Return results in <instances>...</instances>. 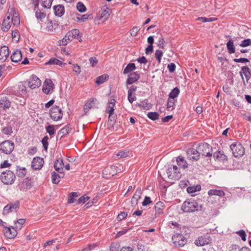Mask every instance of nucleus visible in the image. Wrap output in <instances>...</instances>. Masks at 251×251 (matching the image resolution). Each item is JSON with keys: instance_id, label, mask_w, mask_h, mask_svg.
<instances>
[{"instance_id": "6ab92c4d", "label": "nucleus", "mask_w": 251, "mask_h": 251, "mask_svg": "<svg viewBox=\"0 0 251 251\" xmlns=\"http://www.w3.org/2000/svg\"><path fill=\"white\" fill-rule=\"evenodd\" d=\"M139 78L140 75L137 72L130 73L126 81V84L131 85L137 81Z\"/></svg>"}, {"instance_id": "1a4fd4ad", "label": "nucleus", "mask_w": 251, "mask_h": 251, "mask_svg": "<svg viewBox=\"0 0 251 251\" xmlns=\"http://www.w3.org/2000/svg\"><path fill=\"white\" fill-rule=\"evenodd\" d=\"M174 244L176 247H183L187 243L186 238L181 234H176L172 236V238Z\"/></svg>"}, {"instance_id": "79ce46f5", "label": "nucleus", "mask_w": 251, "mask_h": 251, "mask_svg": "<svg viewBox=\"0 0 251 251\" xmlns=\"http://www.w3.org/2000/svg\"><path fill=\"white\" fill-rule=\"evenodd\" d=\"M108 77H109V76L107 75H101L99 76L98 77H97L96 81V83L98 85L101 84L103 83L104 82H105V80H107V79Z\"/></svg>"}, {"instance_id": "4c0bfd02", "label": "nucleus", "mask_w": 251, "mask_h": 251, "mask_svg": "<svg viewBox=\"0 0 251 251\" xmlns=\"http://www.w3.org/2000/svg\"><path fill=\"white\" fill-rule=\"evenodd\" d=\"M226 47L228 51L230 54L235 52V47L233 44V41L232 40H229L227 42L226 44Z\"/></svg>"}, {"instance_id": "412c9836", "label": "nucleus", "mask_w": 251, "mask_h": 251, "mask_svg": "<svg viewBox=\"0 0 251 251\" xmlns=\"http://www.w3.org/2000/svg\"><path fill=\"white\" fill-rule=\"evenodd\" d=\"M5 229L4 235L7 238L12 239L17 235V232L15 228L5 227Z\"/></svg>"}, {"instance_id": "f257e3e1", "label": "nucleus", "mask_w": 251, "mask_h": 251, "mask_svg": "<svg viewBox=\"0 0 251 251\" xmlns=\"http://www.w3.org/2000/svg\"><path fill=\"white\" fill-rule=\"evenodd\" d=\"M166 173L170 179L178 180L181 178V174L178 168L176 165H169Z\"/></svg>"}, {"instance_id": "a18cd8bd", "label": "nucleus", "mask_w": 251, "mask_h": 251, "mask_svg": "<svg viewBox=\"0 0 251 251\" xmlns=\"http://www.w3.org/2000/svg\"><path fill=\"white\" fill-rule=\"evenodd\" d=\"M148 117L151 120L155 121L158 119L159 114L158 113L154 112H150L147 114Z\"/></svg>"}, {"instance_id": "bf43d9fd", "label": "nucleus", "mask_w": 251, "mask_h": 251, "mask_svg": "<svg viewBox=\"0 0 251 251\" xmlns=\"http://www.w3.org/2000/svg\"><path fill=\"white\" fill-rule=\"evenodd\" d=\"M48 139L49 138L47 136H45L42 140V143L44 149L47 151L48 147Z\"/></svg>"}, {"instance_id": "0eeeda50", "label": "nucleus", "mask_w": 251, "mask_h": 251, "mask_svg": "<svg viewBox=\"0 0 251 251\" xmlns=\"http://www.w3.org/2000/svg\"><path fill=\"white\" fill-rule=\"evenodd\" d=\"M50 118L54 121L61 120L63 117V112L59 106H54L50 110Z\"/></svg>"}, {"instance_id": "7ed1b4c3", "label": "nucleus", "mask_w": 251, "mask_h": 251, "mask_svg": "<svg viewBox=\"0 0 251 251\" xmlns=\"http://www.w3.org/2000/svg\"><path fill=\"white\" fill-rule=\"evenodd\" d=\"M198 204L197 202L192 200L185 201L183 202L181 210L185 212H192L198 210Z\"/></svg>"}, {"instance_id": "58836bf2", "label": "nucleus", "mask_w": 251, "mask_h": 251, "mask_svg": "<svg viewBox=\"0 0 251 251\" xmlns=\"http://www.w3.org/2000/svg\"><path fill=\"white\" fill-rule=\"evenodd\" d=\"M96 101H97V99H90L89 100H88V101L84 105V109L85 110H89L90 109H91L93 107V104Z\"/></svg>"}, {"instance_id": "338daca9", "label": "nucleus", "mask_w": 251, "mask_h": 251, "mask_svg": "<svg viewBox=\"0 0 251 251\" xmlns=\"http://www.w3.org/2000/svg\"><path fill=\"white\" fill-rule=\"evenodd\" d=\"M12 36L13 39L16 41H18L19 39V33L18 30H14L12 31Z\"/></svg>"}, {"instance_id": "13d9d810", "label": "nucleus", "mask_w": 251, "mask_h": 251, "mask_svg": "<svg viewBox=\"0 0 251 251\" xmlns=\"http://www.w3.org/2000/svg\"><path fill=\"white\" fill-rule=\"evenodd\" d=\"M251 45V39H245L242 41L241 43L240 44V46L241 47H246L249 46Z\"/></svg>"}, {"instance_id": "680f3d73", "label": "nucleus", "mask_w": 251, "mask_h": 251, "mask_svg": "<svg viewBox=\"0 0 251 251\" xmlns=\"http://www.w3.org/2000/svg\"><path fill=\"white\" fill-rule=\"evenodd\" d=\"M90 199L89 197L86 196V195L81 197L77 201V204L84 203Z\"/></svg>"}, {"instance_id": "49530a36", "label": "nucleus", "mask_w": 251, "mask_h": 251, "mask_svg": "<svg viewBox=\"0 0 251 251\" xmlns=\"http://www.w3.org/2000/svg\"><path fill=\"white\" fill-rule=\"evenodd\" d=\"M231 250L232 251H250V249L246 247H244L241 249H239V246L236 245H233L232 246Z\"/></svg>"}, {"instance_id": "8fccbe9b", "label": "nucleus", "mask_w": 251, "mask_h": 251, "mask_svg": "<svg viewBox=\"0 0 251 251\" xmlns=\"http://www.w3.org/2000/svg\"><path fill=\"white\" fill-rule=\"evenodd\" d=\"M12 132V128L10 126H6L2 129V133L7 135H11Z\"/></svg>"}, {"instance_id": "6e6552de", "label": "nucleus", "mask_w": 251, "mask_h": 251, "mask_svg": "<svg viewBox=\"0 0 251 251\" xmlns=\"http://www.w3.org/2000/svg\"><path fill=\"white\" fill-rule=\"evenodd\" d=\"M200 154L206 156L211 157L212 155L211 152L212 147L211 146L206 143H201L198 147Z\"/></svg>"}, {"instance_id": "20e7f679", "label": "nucleus", "mask_w": 251, "mask_h": 251, "mask_svg": "<svg viewBox=\"0 0 251 251\" xmlns=\"http://www.w3.org/2000/svg\"><path fill=\"white\" fill-rule=\"evenodd\" d=\"M230 148L232 151L233 155L235 157L243 156L245 153V149L242 145L239 142L232 143Z\"/></svg>"}, {"instance_id": "69168bd1", "label": "nucleus", "mask_w": 251, "mask_h": 251, "mask_svg": "<svg viewBox=\"0 0 251 251\" xmlns=\"http://www.w3.org/2000/svg\"><path fill=\"white\" fill-rule=\"evenodd\" d=\"M127 99L128 101L132 103L136 100V97L135 95H132V93H127Z\"/></svg>"}, {"instance_id": "c03bdc74", "label": "nucleus", "mask_w": 251, "mask_h": 251, "mask_svg": "<svg viewBox=\"0 0 251 251\" xmlns=\"http://www.w3.org/2000/svg\"><path fill=\"white\" fill-rule=\"evenodd\" d=\"M46 130L47 132L49 134L50 137H52L54 134L55 129L53 125H49L46 126Z\"/></svg>"}, {"instance_id": "f3484780", "label": "nucleus", "mask_w": 251, "mask_h": 251, "mask_svg": "<svg viewBox=\"0 0 251 251\" xmlns=\"http://www.w3.org/2000/svg\"><path fill=\"white\" fill-rule=\"evenodd\" d=\"M33 181L31 178L27 177L24 179L20 185L21 190L26 191L30 189L32 186Z\"/></svg>"}, {"instance_id": "c9c22d12", "label": "nucleus", "mask_w": 251, "mask_h": 251, "mask_svg": "<svg viewBox=\"0 0 251 251\" xmlns=\"http://www.w3.org/2000/svg\"><path fill=\"white\" fill-rule=\"evenodd\" d=\"M208 194L209 196L216 195L221 197L225 195V193L223 191L221 190L211 189L208 192Z\"/></svg>"}, {"instance_id": "b1692460", "label": "nucleus", "mask_w": 251, "mask_h": 251, "mask_svg": "<svg viewBox=\"0 0 251 251\" xmlns=\"http://www.w3.org/2000/svg\"><path fill=\"white\" fill-rule=\"evenodd\" d=\"M64 176V174L62 173H56L53 172L51 173V181L53 184H58L60 182V179L63 178Z\"/></svg>"}, {"instance_id": "cd10ccee", "label": "nucleus", "mask_w": 251, "mask_h": 251, "mask_svg": "<svg viewBox=\"0 0 251 251\" xmlns=\"http://www.w3.org/2000/svg\"><path fill=\"white\" fill-rule=\"evenodd\" d=\"M164 208V203L161 201L157 202L154 206L155 215H159L163 213Z\"/></svg>"}, {"instance_id": "ea45409f", "label": "nucleus", "mask_w": 251, "mask_h": 251, "mask_svg": "<svg viewBox=\"0 0 251 251\" xmlns=\"http://www.w3.org/2000/svg\"><path fill=\"white\" fill-rule=\"evenodd\" d=\"M179 92V89L177 87H175L170 93L169 95V98L174 99L178 96Z\"/></svg>"}, {"instance_id": "0e129e2a", "label": "nucleus", "mask_w": 251, "mask_h": 251, "mask_svg": "<svg viewBox=\"0 0 251 251\" xmlns=\"http://www.w3.org/2000/svg\"><path fill=\"white\" fill-rule=\"evenodd\" d=\"M73 71L77 75H78L81 72L80 67L77 64H73Z\"/></svg>"}, {"instance_id": "2f4dec72", "label": "nucleus", "mask_w": 251, "mask_h": 251, "mask_svg": "<svg viewBox=\"0 0 251 251\" xmlns=\"http://www.w3.org/2000/svg\"><path fill=\"white\" fill-rule=\"evenodd\" d=\"M58 25L55 22H52V21H49L47 23L46 29L48 31H52L54 29H56L58 27Z\"/></svg>"}, {"instance_id": "a878e982", "label": "nucleus", "mask_w": 251, "mask_h": 251, "mask_svg": "<svg viewBox=\"0 0 251 251\" xmlns=\"http://www.w3.org/2000/svg\"><path fill=\"white\" fill-rule=\"evenodd\" d=\"M72 128L70 127V125H67L59 131L57 136L61 138L69 134Z\"/></svg>"}, {"instance_id": "f03ea898", "label": "nucleus", "mask_w": 251, "mask_h": 251, "mask_svg": "<svg viewBox=\"0 0 251 251\" xmlns=\"http://www.w3.org/2000/svg\"><path fill=\"white\" fill-rule=\"evenodd\" d=\"M16 178L14 173L10 170L3 172L0 175V179L5 184H12Z\"/></svg>"}, {"instance_id": "423d86ee", "label": "nucleus", "mask_w": 251, "mask_h": 251, "mask_svg": "<svg viewBox=\"0 0 251 251\" xmlns=\"http://www.w3.org/2000/svg\"><path fill=\"white\" fill-rule=\"evenodd\" d=\"M20 208V201H16L14 202H10L5 206L3 209V214L7 215L10 213L17 212Z\"/></svg>"}, {"instance_id": "aec40b11", "label": "nucleus", "mask_w": 251, "mask_h": 251, "mask_svg": "<svg viewBox=\"0 0 251 251\" xmlns=\"http://www.w3.org/2000/svg\"><path fill=\"white\" fill-rule=\"evenodd\" d=\"M11 106V102L6 97H1L0 99V108L6 110Z\"/></svg>"}, {"instance_id": "5701e85b", "label": "nucleus", "mask_w": 251, "mask_h": 251, "mask_svg": "<svg viewBox=\"0 0 251 251\" xmlns=\"http://www.w3.org/2000/svg\"><path fill=\"white\" fill-rule=\"evenodd\" d=\"M9 56V49L8 47L3 46L0 49V60L5 61Z\"/></svg>"}, {"instance_id": "f704fd0d", "label": "nucleus", "mask_w": 251, "mask_h": 251, "mask_svg": "<svg viewBox=\"0 0 251 251\" xmlns=\"http://www.w3.org/2000/svg\"><path fill=\"white\" fill-rule=\"evenodd\" d=\"M79 31L77 29H74L71 32H69L68 35V41H70L72 40L73 38H77V36L79 35Z\"/></svg>"}, {"instance_id": "864d4df0", "label": "nucleus", "mask_w": 251, "mask_h": 251, "mask_svg": "<svg viewBox=\"0 0 251 251\" xmlns=\"http://www.w3.org/2000/svg\"><path fill=\"white\" fill-rule=\"evenodd\" d=\"M76 8L80 12H84L86 10V8L81 2H78L76 4Z\"/></svg>"}, {"instance_id": "2eb2a0df", "label": "nucleus", "mask_w": 251, "mask_h": 251, "mask_svg": "<svg viewBox=\"0 0 251 251\" xmlns=\"http://www.w3.org/2000/svg\"><path fill=\"white\" fill-rule=\"evenodd\" d=\"M215 161L224 163L227 161V156L222 151H217L213 153Z\"/></svg>"}, {"instance_id": "39448f33", "label": "nucleus", "mask_w": 251, "mask_h": 251, "mask_svg": "<svg viewBox=\"0 0 251 251\" xmlns=\"http://www.w3.org/2000/svg\"><path fill=\"white\" fill-rule=\"evenodd\" d=\"M14 143L10 140H5L0 144V151L6 154H10L14 149Z\"/></svg>"}, {"instance_id": "a19ab883", "label": "nucleus", "mask_w": 251, "mask_h": 251, "mask_svg": "<svg viewBox=\"0 0 251 251\" xmlns=\"http://www.w3.org/2000/svg\"><path fill=\"white\" fill-rule=\"evenodd\" d=\"M10 22L6 19H4L2 22L1 29L4 32H6L10 29Z\"/></svg>"}, {"instance_id": "774afa93", "label": "nucleus", "mask_w": 251, "mask_h": 251, "mask_svg": "<svg viewBox=\"0 0 251 251\" xmlns=\"http://www.w3.org/2000/svg\"><path fill=\"white\" fill-rule=\"evenodd\" d=\"M127 216V213L126 212H122L118 214L117 216V220L118 221H121L126 218Z\"/></svg>"}, {"instance_id": "9b49d317", "label": "nucleus", "mask_w": 251, "mask_h": 251, "mask_svg": "<svg viewBox=\"0 0 251 251\" xmlns=\"http://www.w3.org/2000/svg\"><path fill=\"white\" fill-rule=\"evenodd\" d=\"M41 84L40 79L35 75H32L28 81V86L32 89L39 87Z\"/></svg>"}, {"instance_id": "09e8293b", "label": "nucleus", "mask_w": 251, "mask_h": 251, "mask_svg": "<svg viewBox=\"0 0 251 251\" xmlns=\"http://www.w3.org/2000/svg\"><path fill=\"white\" fill-rule=\"evenodd\" d=\"M54 168L55 171L58 173H64L63 168L60 165V163H59L58 161H55L54 163Z\"/></svg>"}, {"instance_id": "4d7b16f0", "label": "nucleus", "mask_w": 251, "mask_h": 251, "mask_svg": "<svg viewBox=\"0 0 251 251\" xmlns=\"http://www.w3.org/2000/svg\"><path fill=\"white\" fill-rule=\"evenodd\" d=\"M25 223V220L24 219H19L15 223L16 228L21 229L23 225Z\"/></svg>"}, {"instance_id": "dca6fc26", "label": "nucleus", "mask_w": 251, "mask_h": 251, "mask_svg": "<svg viewBox=\"0 0 251 251\" xmlns=\"http://www.w3.org/2000/svg\"><path fill=\"white\" fill-rule=\"evenodd\" d=\"M54 89V84L50 79H46L43 86V91L48 94Z\"/></svg>"}, {"instance_id": "7c9ffc66", "label": "nucleus", "mask_w": 251, "mask_h": 251, "mask_svg": "<svg viewBox=\"0 0 251 251\" xmlns=\"http://www.w3.org/2000/svg\"><path fill=\"white\" fill-rule=\"evenodd\" d=\"M176 162L177 165L183 169H185L188 167L187 163L186 160H185L183 157L179 156L176 159Z\"/></svg>"}, {"instance_id": "bb28decb", "label": "nucleus", "mask_w": 251, "mask_h": 251, "mask_svg": "<svg viewBox=\"0 0 251 251\" xmlns=\"http://www.w3.org/2000/svg\"><path fill=\"white\" fill-rule=\"evenodd\" d=\"M54 14L56 16L61 17L65 12L64 7L62 5H58L53 7Z\"/></svg>"}, {"instance_id": "ddd939ff", "label": "nucleus", "mask_w": 251, "mask_h": 251, "mask_svg": "<svg viewBox=\"0 0 251 251\" xmlns=\"http://www.w3.org/2000/svg\"><path fill=\"white\" fill-rule=\"evenodd\" d=\"M110 10L108 7H103L97 13L96 18L99 20L103 18L104 20H107L110 15Z\"/></svg>"}, {"instance_id": "3c124183", "label": "nucleus", "mask_w": 251, "mask_h": 251, "mask_svg": "<svg viewBox=\"0 0 251 251\" xmlns=\"http://www.w3.org/2000/svg\"><path fill=\"white\" fill-rule=\"evenodd\" d=\"M116 155L119 157V158H126L129 156V151L126 150L120 151Z\"/></svg>"}, {"instance_id": "9d476101", "label": "nucleus", "mask_w": 251, "mask_h": 251, "mask_svg": "<svg viewBox=\"0 0 251 251\" xmlns=\"http://www.w3.org/2000/svg\"><path fill=\"white\" fill-rule=\"evenodd\" d=\"M240 75L242 79L244 84L245 85V81L243 77V75L245 76L247 82L251 78V71L250 68L247 66H243L241 68V71H240Z\"/></svg>"}, {"instance_id": "f8f14e48", "label": "nucleus", "mask_w": 251, "mask_h": 251, "mask_svg": "<svg viewBox=\"0 0 251 251\" xmlns=\"http://www.w3.org/2000/svg\"><path fill=\"white\" fill-rule=\"evenodd\" d=\"M188 157L193 161H197L200 158V153L198 149H189L187 152Z\"/></svg>"}, {"instance_id": "393cba45", "label": "nucleus", "mask_w": 251, "mask_h": 251, "mask_svg": "<svg viewBox=\"0 0 251 251\" xmlns=\"http://www.w3.org/2000/svg\"><path fill=\"white\" fill-rule=\"evenodd\" d=\"M210 242L208 238H206L205 236H201L195 241V244L198 246H202L207 245Z\"/></svg>"}, {"instance_id": "4468645a", "label": "nucleus", "mask_w": 251, "mask_h": 251, "mask_svg": "<svg viewBox=\"0 0 251 251\" xmlns=\"http://www.w3.org/2000/svg\"><path fill=\"white\" fill-rule=\"evenodd\" d=\"M44 163L43 158L39 157H34L32 161L31 167L35 170H40L43 166Z\"/></svg>"}, {"instance_id": "de8ad7c7", "label": "nucleus", "mask_w": 251, "mask_h": 251, "mask_svg": "<svg viewBox=\"0 0 251 251\" xmlns=\"http://www.w3.org/2000/svg\"><path fill=\"white\" fill-rule=\"evenodd\" d=\"M53 0H41V4L46 8H50L51 7Z\"/></svg>"}, {"instance_id": "4be33fe9", "label": "nucleus", "mask_w": 251, "mask_h": 251, "mask_svg": "<svg viewBox=\"0 0 251 251\" xmlns=\"http://www.w3.org/2000/svg\"><path fill=\"white\" fill-rule=\"evenodd\" d=\"M10 57L12 62H18L21 61L22 58L21 51L19 50H17L12 53Z\"/></svg>"}, {"instance_id": "5fc2aeb1", "label": "nucleus", "mask_w": 251, "mask_h": 251, "mask_svg": "<svg viewBox=\"0 0 251 251\" xmlns=\"http://www.w3.org/2000/svg\"><path fill=\"white\" fill-rule=\"evenodd\" d=\"M163 54V53L161 50H157L155 51V57L159 63L161 62V59Z\"/></svg>"}, {"instance_id": "37998d69", "label": "nucleus", "mask_w": 251, "mask_h": 251, "mask_svg": "<svg viewBox=\"0 0 251 251\" xmlns=\"http://www.w3.org/2000/svg\"><path fill=\"white\" fill-rule=\"evenodd\" d=\"M46 14L44 12H41L40 10H38L35 12V16L38 20L42 21L46 17Z\"/></svg>"}, {"instance_id": "c756f323", "label": "nucleus", "mask_w": 251, "mask_h": 251, "mask_svg": "<svg viewBox=\"0 0 251 251\" xmlns=\"http://www.w3.org/2000/svg\"><path fill=\"white\" fill-rule=\"evenodd\" d=\"M141 194V190H137L134 196L132 197L131 200V205L135 206L138 203V201L140 198V195Z\"/></svg>"}, {"instance_id": "6e6d98bb", "label": "nucleus", "mask_w": 251, "mask_h": 251, "mask_svg": "<svg viewBox=\"0 0 251 251\" xmlns=\"http://www.w3.org/2000/svg\"><path fill=\"white\" fill-rule=\"evenodd\" d=\"M236 233L241 237L243 241H245L246 240L247 235L245 231L244 230L241 229L239 231H237L236 232Z\"/></svg>"}, {"instance_id": "e433bc0d", "label": "nucleus", "mask_w": 251, "mask_h": 251, "mask_svg": "<svg viewBox=\"0 0 251 251\" xmlns=\"http://www.w3.org/2000/svg\"><path fill=\"white\" fill-rule=\"evenodd\" d=\"M55 64L58 65L59 66H61L62 65V62L61 61L58 60L56 58H51L50 59V60L45 63L46 65Z\"/></svg>"}, {"instance_id": "a211bd4d", "label": "nucleus", "mask_w": 251, "mask_h": 251, "mask_svg": "<svg viewBox=\"0 0 251 251\" xmlns=\"http://www.w3.org/2000/svg\"><path fill=\"white\" fill-rule=\"evenodd\" d=\"M117 172V170L116 166L111 165L104 168L103 171V174L105 176L106 178H109L114 176Z\"/></svg>"}, {"instance_id": "c85d7f7f", "label": "nucleus", "mask_w": 251, "mask_h": 251, "mask_svg": "<svg viewBox=\"0 0 251 251\" xmlns=\"http://www.w3.org/2000/svg\"><path fill=\"white\" fill-rule=\"evenodd\" d=\"M75 15L76 16V19L77 20L82 22H84L88 20L92 19L93 18V16L92 14L80 15L76 13Z\"/></svg>"}, {"instance_id": "473e14b6", "label": "nucleus", "mask_w": 251, "mask_h": 251, "mask_svg": "<svg viewBox=\"0 0 251 251\" xmlns=\"http://www.w3.org/2000/svg\"><path fill=\"white\" fill-rule=\"evenodd\" d=\"M27 173L25 167H20L17 166L16 169V175L18 176L23 177Z\"/></svg>"}, {"instance_id": "72a5a7b5", "label": "nucleus", "mask_w": 251, "mask_h": 251, "mask_svg": "<svg viewBox=\"0 0 251 251\" xmlns=\"http://www.w3.org/2000/svg\"><path fill=\"white\" fill-rule=\"evenodd\" d=\"M136 69V66L134 63H130L127 64L126 67L124 69L123 73L124 74H126L129 73H130L132 71H133Z\"/></svg>"}, {"instance_id": "052dcab7", "label": "nucleus", "mask_w": 251, "mask_h": 251, "mask_svg": "<svg viewBox=\"0 0 251 251\" xmlns=\"http://www.w3.org/2000/svg\"><path fill=\"white\" fill-rule=\"evenodd\" d=\"M198 21H201L203 23H206V22H212L214 20V18H207L205 17H198L197 19Z\"/></svg>"}, {"instance_id": "e2e57ef3", "label": "nucleus", "mask_w": 251, "mask_h": 251, "mask_svg": "<svg viewBox=\"0 0 251 251\" xmlns=\"http://www.w3.org/2000/svg\"><path fill=\"white\" fill-rule=\"evenodd\" d=\"M116 115L113 114H109V117H108V123L111 125H113L114 123V121L116 119Z\"/></svg>"}, {"instance_id": "603ef678", "label": "nucleus", "mask_w": 251, "mask_h": 251, "mask_svg": "<svg viewBox=\"0 0 251 251\" xmlns=\"http://www.w3.org/2000/svg\"><path fill=\"white\" fill-rule=\"evenodd\" d=\"M78 197L77 193L76 192H72L70 193L68 197V203H72L75 201V198H76Z\"/></svg>"}]
</instances>
